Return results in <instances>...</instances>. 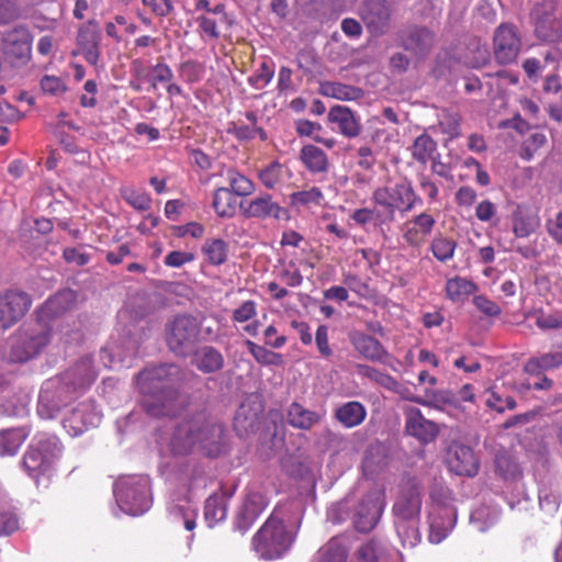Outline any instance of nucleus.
Returning <instances> with one entry per match:
<instances>
[{"label":"nucleus","instance_id":"nucleus-25","mask_svg":"<svg viewBox=\"0 0 562 562\" xmlns=\"http://www.w3.org/2000/svg\"><path fill=\"white\" fill-rule=\"evenodd\" d=\"M77 43L85 59L91 65H97L100 58V31L94 21H89L79 29Z\"/></svg>","mask_w":562,"mask_h":562},{"label":"nucleus","instance_id":"nucleus-23","mask_svg":"<svg viewBox=\"0 0 562 562\" xmlns=\"http://www.w3.org/2000/svg\"><path fill=\"white\" fill-rule=\"evenodd\" d=\"M266 507V502L260 493L250 492L246 495L244 503L235 519V529L245 533L259 517Z\"/></svg>","mask_w":562,"mask_h":562},{"label":"nucleus","instance_id":"nucleus-22","mask_svg":"<svg viewBox=\"0 0 562 562\" xmlns=\"http://www.w3.org/2000/svg\"><path fill=\"white\" fill-rule=\"evenodd\" d=\"M448 467L458 475L474 476L479 470V461L470 447L452 445L448 453Z\"/></svg>","mask_w":562,"mask_h":562},{"label":"nucleus","instance_id":"nucleus-60","mask_svg":"<svg viewBox=\"0 0 562 562\" xmlns=\"http://www.w3.org/2000/svg\"><path fill=\"white\" fill-rule=\"evenodd\" d=\"M173 78V72L170 67L164 63H159L153 67V76L148 78L153 90L157 88L158 83H169Z\"/></svg>","mask_w":562,"mask_h":562},{"label":"nucleus","instance_id":"nucleus-18","mask_svg":"<svg viewBox=\"0 0 562 562\" xmlns=\"http://www.w3.org/2000/svg\"><path fill=\"white\" fill-rule=\"evenodd\" d=\"M360 16L371 34L381 35L389 27L391 10L385 0H366Z\"/></svg>","mask_w":562,"mask_h":562},{"label":"nucleus","instance_id":"nucleus-61","mask_svg":"<svg viewBox=\"0 0 562 562\" xmlns=\"http://www.w3.org/2000/svg\"><path fill=\"white\" fill-rule=\"evenodd\" d=\"M257 315V303L255 301H245L234 310L232 319L237 323H245Z\"/></svg>","mask_w":562,"mask_h":562},{"label":"nucleus","instance_id":"nucleus-29","mask_svg":"<svg viewBox=\"0 0 562 562\" xmlns=\"http://www.w3.org/2000/svg\"><path fill=\"white\" fill-rule=\"evenodd\" d=\"M198 517L196 506L188 499L168 506V519L175 527L183 526L186 530H194Z\"/></svg>","mask_w":562,"mask_h":562},{"label":"nucleus","instance_id":"nucleus-14","mask_svg":"<svg viewBox=\"0 0 562 562\" xmlns=\"http://www.w3.org/2000/svg\"><path fill=\"white\" fill-rule=\"evenodd\" d=\"M102 413L97 408L92 400H87L75 406L65 417L63 424L67 432L77 437L92 427L99 426Z\"/></svg>","mask_w":562,"mask_h":562},{"label":"nucleus","instance_id":"nucleus-39","mask_svg":"<svg viewBox=\"0 0 562 562\" xmlns=\"http://www.w3.org/2000/svg\"><path fill=\"white\" fill-rule=\"evenodd\" d=\"M409 149L413 159L423 166L438 154L437 143L426 133L417 136Z\"/></svg>","mask_w":562,"mask_h":562},{"label":"nucleus","instance_id":"nucleus-19","mask_svg":"<svg viewBox=\"0 0 562 562\" xmlns=\"http://www.w3.org/2000/svg\"><path fill=\"white\" fill-rule=\"evenodd\" d=\"M348 338L358 355L367 360L386 363L391 358L384 346L368 334L353 330L349 333Z\"/></svg>","mask_w":562,"mask_h":562},{"label":"nucleus","instance_id":"nucleus-31","mask_svg":"<svg viewBox=\"0 0 562 562\" xmlns=\"http://www.w3.org/2000/svg\"><path fill=\"white\" fill-rule=\"evenodd\" d=\"M328 120L335 123L338 131L347 137H356L360 133V124L347 106H333L328 112Z\"/></svg>","mask_w":562,"mask_h":562},{"label":"nucleus","instance_id":"nucleus-58","mask_svg":"<svg viewBox=\"0 0 562 562\" xmlns=\"http://www.w3.org/2000/svg\"><path fill=\"white\" fill-rule=\"evenodd\" d=\"M538 222L533 216H516L514 218L513 231L516 237L525 238L536 231Z\"/></svg>","mask_w":562,"mask_h":562},{"label":"nucleus","instance_id":"nucleus-24","mask_svg":"<svg viewBox=\"0 0 562 562\" xmlns=\"http://www.w3.org/2000/svg\"><path fill=\"white\" fill-rule=\"evenodd\" d=\"M435 224V218L423 212L404 224L403 238L409 246H419L432 232Z\"/></svg>","mask_w":562,"mask_h":562},{"label":"nucleus","instance_id":"nucleus-10","mask_svg":"<svg viewBox=\"0 0 562 562\" xmlns=\"http://www.w3.org/2000/svg\"><path fill=\"white\" fill-rule=\"evenodd\" d=\"M200 333V323L190 315L177 316L168 327L167 342L171 351L184 356L194 347Z\"/></svg>","mask_w":562,"mask_h":562},{"label":"nucleus","instance_id":"nucleus-30","mask_svg":"<svg viewBox=\"0 0 562 562\" xmlns=\"http://www.w3.org/2000/svg\"><path fill=\"white\" fill-rule=\"evenodd\" d=\"M193 429L190 420H186L177 426L169 442L172 454L186 456L196 449V441L193 439Z\"/></svg>","mask_w":562,"mask_h":562},{"label":"nucleus","instance_id":"nucleus-28","mask_svg":"<svg viewBox=\"0 0 562 562\" xmlns=\"http://www.w3.org/2000/svg\"><path fill=\"white\" fill-rule=\"evenodd\" d=\"M538 497L542 512L548 515L557 513L562 499V480L554 476L543 481Z\"/></svg>","mask_w":562,"mask_h":562},{"label":"nucleus","instance_id":"nucleus-51","mask_svg":"<svg viewBox=\"0 0 562 562\" xmlns=\"http://www.w3.org/2000/svg\"><path fill=\"white\" fill-rule=\"evenodd\" d=\"M246 346L256 361L263 366H280L282 363V356L280 353L270 351L262 346L255 344L251 340H246Z\"/></svg>","mask_w":562,"mask_h":562},{"label":"nucleus","instance_id":"nucleus-44","mask_svg":"<svg viewBox=\"0 0 562 562\" xmlns=\"http://www.w3.org/2000/svg\"><path fill=\"white\" fill-rule=\"evenodd\" d=\"M499 518V510L492 506H480L475 508L470 516L471 525L480 532L486 531L496 524Z\"/></svg>","mask_w":562,"mask_h":562},{"label":"nucleus","instance_id":"nucleus-1","mask_svg":"<svg viewBox=\"0 0 562 562\" xmlns=\"http://www.w3.org/2000/svg\"><path fill=\"white\" fill-rule=\"evenodd\" d=\"M180 370L175 364L145 369L138 374L137 384L143 393L142 406L153 417L175 416L183 404L175 383Z\"/></svg>","mask_w":562,"mask_h":562},{"label":"nucleus","instance_id":"nucleus-17","mask_svg":"<svg viewBox=\"0 0 562 562\" xmlns=\"http://www.w3.org/2000/svg\"><path fill=\"white\" fill-rule=\"evenodd\" d=\"M31 300L24 292L9 291L0 295V328L14 325L30 308Z\"/></svg>","mask_w":562,"mask_h":562},{"label":"nucleus","instance_id":"nucleus-7","mask_svg":"<svg viewBox=\"0 0 562 562\" xmlns=\"http://www.w3.org/2000/svg\"><path fill=\"white\" fill-rule=\"evenodd\" d=\"M114 496L123 513L142 515L150 507L149 479L145 475L121 476L114 483Z\"/></svg>","mask_w":562,"mask_h":562},{"label":"nucleus","instance_id":"nucleus-5","mask_svg":"<svg viewBox=\"0 0 562 562\" xmlns=\"http://www.w3.org/2000/svg\"><path fill=\"white\" fill-rule=\"evenodd\" d=\"M63 452V445L52 434H38L33 439L22 460L25 472L36 482L43 475L49 474Z\"/></svg>","mask_w":562,"mask_h":562},{"label":"nucleus","instance_id":"nucleus-55","mask_svg":"<svg viewBox=\"0 0 562 562\" xmlns=\"http://www.w3.org/2000/svg\"><path fill=\"white\" fill-rule=\"evenodd\" d=\"M460 115L454 112L443 110L439 114L438 124L440 131L450 138H456L460 135Z\"/></svg>","mask_w":562,"mask_h":562},{"label":"nucleus","instance_id":"nucleus-64","mask_svg":"<svg viewBox=\"0 0 562 562\" xmlns=\"http://www.w3.org/2000/svg\"><path fill=\"white\" fill-rule=\"evenodd\" d=\"M473 304L481 313L490 317H496L502 313L499 305L485 295L474 296Z\"/></svg>","mask_w":562,"mask_h":562},{"label":"nucleus","instance_id":"nucleus-48","mask_svg":"<svg viewBox=\"0 0 562 562\" xmlns=\"http://www.w3.org/2000/svg\"><path fill=\"white\" fill-rule=\"evenodd\" d=\"M226 180L235 195L248 196L255 192V183L235 169L226 171Z\"/></svg>","mask_w":562,"mask_h":562},{"label":"nucleus","instance_id":"nucleus-52","mask_svg":"<svg viewBox=\"0 0 562 562\" xmlns=\"http://www.w3.org/2000/svg\"><path fill=\"white\" fill-rule=\"evenodd\" d=\"M203 252L212 265L220 266L226 261L227 244L220 238L206 240L203 246Z\"/></svg>","mask_w":562,"mask_h":562},{"label":"nucleus","instance_id":"nucleus-45","mask_svg":"<svg viewBox=\"0 0 562 562\" xmlns=\"http://www.w3.org/2000/svg\"><path fill=\"white\" fill-rule=\"evenodd\" d=\"M224 366V358L222 353L213 347H204L201 349L196 367L204 373H212L221 370Z\"/></svg>","mask_w":562,"mask_h":562},{"label":"nucleus","instance_id":"nucleus-54","mask_svg":"<svg viewBox=\"0 0 562 562\" xmlns=\"http://www.w3.org/2000/svg\"><path fill=\"white\" fill-rule=\"evenodd\" d=\"M457 243L447 237H436L431 241L432 255L441 262H445L453 257Z\"/></svg>","mask_w":562,"mask_h":562},{"label":"nucleus","instance_id":"nucleus-33","mask_svg":"<svg viewBox=\"0 0 562 562\" xmlns=\"http://www.w3.org/2000/svg\"><path fill=\"white\" fill-rule=\"evenodd\" d=\"M562 366V351H549L530 358L524 367L526 373L538 376L542 371L553 370Z\"/></svg>","mask_w":562,"mask_h":562},{"label":"nucleus","instance_id":"nucleus-34","mask_svg":"<svg viewBox=\"0 0 562 562\" xmlns=\"http://www.w3.org/2000/svg\"><path fill=\"white\" fill-rule=\"evenodd\" d=\"M349 548L341 538H331L314 555L313 562H346Z\"/></svg>","mask_w":562,"mask_h":562},{"label":"nucleus","instance_id":"nucleus-36","mask_svg":"<svg viewBox=\"0 0 562 562\" xmlns=\"http://www.w3.org/2000/svg\"><path fill=\"white\" fill-rule=\"evenodd\" d=\"M29 435L24 427L0 430V456H14Z\"/></svg>","mask_w":562,"mask_h":562},{"label":"nucleus","instance_id":"nucleus-8","mask_svg":"<svg viewBox=\"0 0 562 562\" xmlns=\"http://www.w3.org/2000/svg\"><path fill=\"white\" fill-rule=\"evenodd\" d=\"M50 341V329L43 324L20 329L11 338L10 359L25 362L36 357Z\"/></svg>","mask_w":562,"mask_h":562},{"label":"nucleus","instance_id":"nucleus-16","mask_svg":"<svg viewBox=\"0 0 562 562\" xmlns=\"http://www.w3.org/2000/svg\"><path fill=\"white\" fill-rule=\"evenodd\" d=\"M138 349L137 340L123 337L120 341H110L100 350V360L105 368L131 367Z\"/></svg>","mask_w":562,"mask_h":562},{"label":"nucleus","instance_id":"nucleus-11","mask_svg":"<svg viewBox=\"0 0 562 562\" xmlns=\"http://www.w3.org/2000/svg\"><path fill=\"white\" fill-rule=\"evenodd\" d=\"M195 448L209 457H217L224 450V428L221 424L199 415L190 419Z\"/></svg>","mask_w":562,"mask_h":562},{"label":"nucleus","instance_id":"nucleus-41","mask_svg":"<svg viewBox=\"0 0 562 562\" xmlns=\"http://www.w3.org/2000/svg\"><path fill=\"white\" fill-rule=\"evenodd\" d=\"M414 403L442 411L445 406L457 404V397L450 390H427L425 397L413 398Z\"/></svg>","mask_w":562,"mask_h":562},{"label":"nucleus","instance_id":"nucleus-26","mask_svg":"<svg viewBox=\"0 0 562 562\" xmlns=\"http://www.w3.org/2000/svg\"><path fill=\"white\" fill-rule=\"evenodd\" d=\"M435 42L431 31L426 27H412L402 37L403 47L416 57L427 55Z\"/></svg>","mask_w":562,"mask_h":562},{"label":"nucleus","instance_id":"nucleus-40","mask_svg":"<svg viewBox=\"0 0 562 562\" xmlns=\"http://www.w3.org/2000/svg\"><path fill=\"white\" fill-rule=\"evenodd\" d=\"M321 92L323 95L342 101H353L363 97V91L360 88L341 82H323L321 85Z\"/></svg>","mask_w":562,"mask_h":562},{"label":"nucleus","instance_id":"nucleus-38","mask_svg":"<svg viewBox=\"0 0 562 562\" xmlns=\"http://www.w3.org/2000/svg\"><path fill=\"white\" fill-rule=\"evenodd\" d=\"M300 158L304 166L313 173L328 170V158L325 151L314 145H305L301 149Z\"/></svg>","mask_w":562,"mask_h":562},{"label":"nucleus","instance_id":"nucleus-12","mask_svg":"<svg viewBox=\"0 0 562 562\" xmlns=\"http://www.w3.org/2000/svg\"><path fill=\"white\" fill-rule=\"evenodd\" d=\"M385 505L384 493L380 488L370 491L358 505L353 524L357 530L368 532L378 524Z\"/></svg>","mask_w":562,"mask_h":562},{"label":"nucleus","instance_id":"nucleus-35","mask_svg":"<svg viewBox=\"0 0 562 562\" xmlns=\"http://www.w3.org/2000/svg\"><path fill=\"white\" fill-rule=\"evenodd\" d=\"M366 416L367 411L364 406L356 401L342 404L335 412L337 420L347 428L359 426Z\"/></svg>","mask_w":562,"mask_h":562},{"label":"nucleus","instance_id":"nucleus-42","mask_svg":"<svg viewBox=\"0 0 562 562\" xmlns=\"http://www.w3.org/2000/svg\"><path fill=\"white\" fill-rule=\"evenodd\" d=\"M476 290V284L465 278L454 277L448 279L446 282L447 296L449 300L453 302L464 301L469 295L474 293Z\"/></svg>","mask_w":562,"mask_h":562},{"label":"nucleus","instance_id":"nucleus-20","mask_svg":"<svg viewBox=\"0 0 562 562\" xmlns=\"http://www.w3.org/2000/svg\"><path fill=\"white\" fill-rule=\"evenodd\" d=\"M405 429L407 434L423 442H431L439 435L438 425L426 419L416 407L405 409Z\"/></svg>","mask_w":562,"mask_h":562},{"label":"nucleus","instance_id":"nucleus-37","mask_svg":"<svg viewBox=\"0 0 562 562\" xmlns=\"http://www.w3.org/2000/svg\"><path fill=\"white\" fill-rule=\"evenodd\" d=\"M246 120L248 121V124L244 123H234L228 132L233 134L236 138L239 140H250L256 138L257 136L261 140L267 139V133L263 128L257 126V115L255 112H247L246 113Z\"/></svg>","mask_w":562,"mask_h":562},{"label":"nucleus","instance_id":"nucleus-6","mask_svg":"<svg viewBox=\"0 0 562 562\" xmlns=\"http://www.w3.org/2000/svg\"><path fill=\"white\" fill-rule=\"evenodd\" d=\"M294 540L295 532L273 514L254 536L252 547L260 558L274 560L289 552Z\"/></svg>","mask_w":562,"mask_h":562},{"label":"nucleus","instance_id":"nucleus-32","mask_svg":"<svg viewBox=\"0 0 562 562\" xmlns=\"http://www.w3.org/2000/svg\"><path fill=\"white\" fill-rule=\"evenodd\" d=\"M286 420L294 428L308 430L319 423L321 415L294 402L288 408Z\"/></svg>","mask_w":562,"mask_h":562},{"label":"nucleus","instance_id":"nucleus-43","mask_svg":"<svg viewBox=\"0 0 562 562\" xmlns=\"http://www.w3.org/2000/svg\"><path fill=\"white\" fill-rule=\"evenodd\" d=\"M212 206L220 217H232L235 214L236 198L227 188L215 190Z\"/></svg>","mask_w":562,"mask_h":562},{"label":"nucleus","instance_id":"nucleus-47","mask_svg":"<svg viewBox=\"0 0 562 562\" xmlns=\"http://www.w3.org/2000/svg\"><path fill=\"white\" fill-rule=\"evenodd\" d=\"M19 528V519L13 513L7 496L0 492V536H7Z\"/></svg>","mask_w":562,"mask_h":562},{"label":"nucleus","instance_id":"nucleus-4","mask_svg":"<svg viewBox=\"0 0 562 562\" xmlns=\"http://www.w3.org/2000/svg\"><path fill=\"white\" fill-rule=\"evenodd\" d=\"M372 199L376 206L382 209L381 211L376 210V216L383 223L393 222L396 211L404 214L423 204L422 198L415 192L411 181L406 179L376 188Z\"/></svg>","mask_w":562,"mask_h":562},{"label":"nucleus","instance_id":"nucleus-53","mask_svg":"<svg viewBox=\"0 0 562 562\" xmlns=\"http://www.w3.org/2000/svg\"><path fill=\"white\" fill-rule=\"evenodd\" d=\"M324 194L317 187H312L307 190L296 191L290 195L291 204L294 206L321 204Z\"/></svg>","mask_w":562,"mask_h":562},{"label":"nucleus","instance_id":"nucleus-62","mask_svg":"<svg viewBox=\"0 0 562 562\" xmlns=\"http://www.w3.org/2000/svg\"><path fill=\"white\" fill-rule=\"evenodd\" d=\"M547 142V137L542 132H535L530 134L524 143L522 158L531 159L533 153L542 147Z\"/></svg>","mask_w":562,"mask_h":562},{"label":"nucleus","instance_id":"nucleus-63","mask_svg":"<svg viewBox=\"0 0 562 562\" xmlns=\"http://www.w3.org/2000/svg\"><path fill=\"white\" fill-rule=\"evenodd\" d=\"M272 77L273 70L266 63H262L256 74L248 78V82L256 89H262L271 81Z\"/></svg>","mask_w":562,"mask_h":562},{"label":"nucleus","instance_id":"nucleus-50","mask_svg":"<svg viewBox=\"0 0 562 562\" xmlns=\"http://www.w3.org/2000/svg\"><path fill=\"white\" fill-rule=\"evenodd\" d=\"M283 166L279 161H273L258 172V178L267 189H276L283 180Z\"/></svg>","mask_w":562,"mask_h":562},{"label":"nucleus","instance_id":"nucleus-27","mask_svg":"<svg viewBox=\"0 0 562 562\" xmlns=\"http://www.w3.org/2000/svg\"><path fill=\"white\" fill-rule=\"evenodd\" d=\"M457 515L451 507H440L437 513H432L429 522V541L440 543L454 528Z\"/></svg>","mask_w":562,"mask_h":562},{"label":"nucleus","instance_id":"nucleus-2","mask_svg":"<svg viewBox=\"0 0 562 562\" xmlns=\"http://www.w3.org/2000/svg\"><path fill=\"white\" fill-rule=\"evenodd\" d=\"M98 370L90 356L82 357L60 380L44 383L38 396L37 413L44 419L54 418L60 408L68 404L75 393L86 390L97 379Z\"/></svg>","mask_w":562,"mask_h":562},{"label":"nucleus","instance_id":"nucleus-49","mask_svg":"<svg viewBox=\"0 0 562 562\" xmlns=\"http://www.w3.org/2000/svg\"><path fill=\"white\" fill-rule=\"evenodd\" d=\"M76 300V293L72 290H64L46 302L45 308L52 315H58L69 310Z\"/></svg>","mask_w":562,"mask_h":562},{"label":"nucleus","instance_id":"nucleus-56","mask_svg":"<svg viewBox=\"0 0 562 562\" xmlns=\"http://www.w3.org/2000/svg\"><path fill=\"white\" fill-rule=\"evenodd\" d=\"M485 396L486 406L498 413H503L506 409H514L516 407V401L512 396L503 398L494 389H487Z\"/></svg>","mask_w":562,"mask_h":562},{"label":"nucleus","instance_id":"nucleus-21","mask_svg":"<svg viewBox=\"0 0 562 562\" xmlns=\"http://www.w3.org/2000/svg\"><path fill=\"white\" fill-rule=\"evenodd\" d=\"M241 214L248 218H280L283 211L279 203L274 202L268 193L260 194L249 201L240 202Z\"/></svg>","mask_w":562,"mask_h":562},{"label":"nucleus","instance_id":"nucleus-3","mask_svg":"<svg viewBox=\"0 0 562 562\" xmlns=\"http://www.w3.org/2000/svg\"><path fill=\"white\" fill-rule=\"evenodd\" d=\"M422 509V493L415 479H407L401 484L400 495L393 506L394 525L404 546L414 547L420 540L418 531Z\"/></svg>","mask_w":562,"mask_h":562},{"label":"nucleus","instance_id":"nucleus-13","mask_svg":"<svg viewBox=\"0 0 562 562\" xmlns=\"http://www.w3.org/2000/svg\"><path fill=\"white\" fill-rule=\"evenodd\" d=\"M520 48L521 38L513 24L503 23L495 30L493 50L498 64L507 65L514 63Z\"/></svg>","mask_w":562,"mask_h":562},{"label":"nucleus","instance_id":"nucleus-46","mask_svg":"<svg viewBox=\"0 0 562 562\" xmlns=\"http://www.w3.org/2000/svg\"><path fill=\"white\" fill-rule=\"evenodd\" d=\"M226 517V504L223 496L212 495L205 501L204 518L210 527L224 520Z\"/></svg>","mask_w":562,"mask_h":562},{"label":"nucleus","instance_id":"nucleus-9","mask_svg":"<svg viewBox=\"0 0 562 562\" xmlns=\"http://www.w3.org/2000/svg\"><path fill=\"white\" fill-rule=\"evenodd\" d=\"M535 35L542 42L554 43L562 38V10L554 1L537 3L531 11Z\"/></svg>","mask_w":562,"mask_h":562},{"label":"nucleus","instance_id":"nucleus-59","mask_svg":"<svg viewBox=\"0 0 562 562\" xmlns=\"http://www.w3.org/2000/svg\"><path fill=\"white\" fill-rule=\"evenodd\" d=\"M124 199L134 209L139 211H146L150 207L151 200L149 195L143 191L127 189L123 193Z\"/></svg>","mask_w":562,"mask_h":562},{"label":"nucleus","instance_id":"nucleus-57","mask_svg":"<svg viewBox=\"0 0 562 562\" xmlns=\"http://www.w3.org/2000/svg\"><path fill=\"white\" fill-rule=\"evenodd\" d=\"M536 325L543 330L562 328V312L544 313L539 311L536 314Z\"/></svg>","mask_w":562,"mask_h":562},{"label":"nucleus","instance_id":"nucleus-15","mask_svg":"<svg viewBox=\"0 0 562 562\" xmlns=\"http://www.w3.org/2000/svg\"><path fill=\"white\" fill-rule=\"evenodd\" d=\"M33 37L27 27L18 25L2 36V50L15 64H25L31 58Z\"/></svg>","mask_w":562,"mask_h":562}]
</instances>
